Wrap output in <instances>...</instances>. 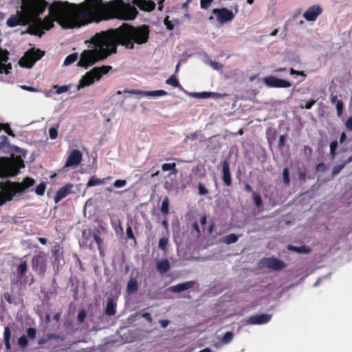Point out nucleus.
Segmentation results:
<instances>
[{
  "mask_svg": "<svg viewBox=\"0 0 352 352\" xmlns=\"http://www.w3.org/2000/svg\"><path fill=\"white\" fill-rule=\"evenodd\" d=\"M73 186L71 184H67L65 186L61 187L56 192V196L54 197L55 203L59 202L61 199L67 196L69 193H71L72 188Z\"/></svg>",
  "mask_w": 352,
  "mask_h": 352,
  "instance_id": "nucleus-13",
  "label": "nucleus"
},
{
  "mask_svg": "<svg viewBox=\"0 0 352 352\" xmlns=\"http://www.w3.org/2000/svg\"><path fill=\"white\" fill-rule=\"evenodd\" d=\"M94 240L96 242V243L100 245V243H101V240L100 239V237L98 236V235H94Z\"/></svg>",
  "mask_w": 352,
  "mask_h": 352,
  "instance_id": "nucleus-62",
  "label": "nucleus"
},
{
  "mask_svg": "<svg viewBox=\"0 0 352 352\" xmlns=\"http://www.w3.org/2000/svg\"><path fill=\"white\" fill-rule=\"evenodd\" d=\"M223 181L227 186H229L231 183L230 166L227 161L223 162Z\"/></svg>",
  "mask_w": 352,
  "mask_h": 352,
  "instance_id": "nucleus-17",
  "label": "nucleus"
},
{
  "mask_svg": "<svg viewBox=\"0 0 352 352\" xmlns=\"http://www.w3.org/2000/svg\"><path fill=\"white\" fill-rule=\"evenodd\" d=\"M330 155L332 159L335 157V151L338 147V142L336 141H333L330 144Z\"/></svg>",
  "mask_w": 352,
  "mask_h": 352,
  "instance_id": "nucleus-34",
  "label": "nucleus"
},
{
  "mask_svg": "<svg viewBox=\"0 0 352 352\" xmlns=\"http://www.w3.org/2000/svg\"><path fill=\"white\" fill-rule=\"evenodd\" d=\"M253 199L254 201L255 204L256 206L260 207L262 204V201L260 195L256 192H254L252 195Z\"/></svg>",
  "mask_w": 352,
  "mask_h": 352,
  "instance_id": "nucleus-36",
  "label": "nucleus"
},
{
  "mask_svg": "<svg viewBox=\"0 0 352 352\" xmlns=\"http://www.w3.org/2000/svg\"><path fill=\"white\" fill-rule=\"evenodd\" d=\"M316 168L319 171L324 172L326 170V166L323 163H320L317 166Z\"/></svg>",
  "mask_w": 352,
  "mask_h": 352,
  "instance_id": "nucleus-52",
  "label": "nucleus"
},
{
  "mask_svg": "<svg viewBox=\"0 0 352 352\" xmlns=\"http://www.w3.org/2000/svg\"><path fill=\"white\" fill-rule=\"evenodd\" d=\"M86 316V311L85 310H81L78 315V319L80 322H83Z\"/></svg>",
  "mask_w": 352,
  "mask_h": 352,
  "instance_id": "nucleus-48",
  "label": "nucleus"
},
{
  "mask_svg": "<svg viewBox=\"0 0 352 352\" xmlns=\"http://www.w3.org/2000/svg\"><path fill=\"white\" fill-rule=\"evenodd\" d=\"M345 165L346 164L344 163L342 164L333 166L332 169V174L333 175H337L345 166Z\"/></svg>",
  "mask_w": 352,
  "mask_h": 352,
  "instance_id": "nucleus-39",
  "label": "nucleus"
},
{
  "mask_svg": "<svg viewBox=\"0 0 352 352\" xmlns=\"http://www.w3.org/2000/svg\"><path fill=\"white\" fill-rule=\"evenodd\" d=\"M126 181L125 179H117L114 182L113 186L116 188H121L126 186Z\"/></svg>",
  "mask_w": 352,
  "mask_h": 352,
  "instance_id": "nucleus-32",
  "label": "nucleus"
},
{
  "mask_svg": "<svg viewBox=\"0 0 352 352\" xmlns=\"http://www.w3.org/2000/svg\"><path fill=\"white\" fill-rule=\"evenodd\" d=\"M343 104L341 100H338L336 102V109L338 116H340L342 113Z\"/></svg>",
  "mask_w": 352,
  "mask_h": 352,
  "instance_id": "nucleus-41",
  "label": "nucleus"
},
{
  "mask_svg": "<svg viewBox=\"0 0 352 352\" xmlns=\"http://www.w3.org/2000/svg\"><path fill=\"white\" fill-rule=\"evenodd\" d=\"M44 53L39 50H31L28 51L20 59L19 64L23 67L31 68L34 63L39 60Z\"/></svg>",
  "mask_w": 352,
  "mask_h": 352,
  "instance_id": "nucleus-6",
  "label": "nucleus"
},
{
  "mask_svg": "<svg viewBox=\"0 0 352 352\" xmlns=\"http://www.w3.org/2000/svg\"><path fill=\"white\" fill-rule=\"evenodd\" d=\"M345 138H346V134H345L344 133H342L341 134V135H340V142H344V140H345Z\"/></svg>",
  "mask_w": 352,
  "mask_h": 352,
  "instance_id": "nucleus-64",
  "label": "nucleus"
},
{
  "mask_svg": "<svg viewBox=\"0 0 352 352\" xmlns=\"http://www.w3.org/2000/svg\"><path fill=\"white\" fill-rule=\"evenodd\" d=\"M315 103V100H311V101H309L307 102L305 105V107L307 109H309L311 108V107L314 105V104Z\"/></svg>",
  "mask_w": 352,
  "mask_h": 352,
  "instance_id": "nucleus-56",
  "label": "nucleus"
},
{
  "mask_svg": "<svg viewBox=\"0 0 352 352\" xmlns=\"http://www.w3.org/2000/svg\"><path fill=\"white\" fill-rule=\"evenodd\" d=\"M38 241L42 244V245H45L47 243V239L45 238H42V237H39L38 238Z\"/></svg>",
  "mask_w": 352,
  "mask_h": 352,
  "instance_id": "nucleus-60",
  "label": "nucleus"
},
{
  "mask_svg": "<svg viewBox=\"0 0 352 352\" xmlns=\"http://www.w3.org/2000/svg\"><path fill=\"white\" fill-rule=\"evenodd\" d=\"M138 289V283L135 280L131 279L127 285V291L129 293H134Z\"/></svg>",
  "mask_w": 352,
  "mask_h": 352,
  "instance_id": "nucleus-26",
  "label": "nucleus"
},
{
  "mask_svg": "<svg viewBox=\"0 0 352 352\" xmlns=\"http://www.w3.org/2000/svg\"><path fill=\"white\" fill-rule=\"evenodd\" d=\"M111 69L112 67L111 66H102L94 67L91 71L86 72L85 74L81 77L76 89L79 91L81 89L91 85L95 81L100 80L102 76L107 74Z\"/></svg>",
  "mask_w": 352,
  "mask_h": 352,
  "instance_id": "nucleus-5",
  "label": "nucleus"
},
{
  "mask_svg": "<svg viewBox=\"0 0 352 352\" xmlns=\"http://www.w3.org/2000/svg\"><path fill=\"white\" fill-rule=\"evenodd\" d=\"M168 206H169V201L168 197H165L162 203L161 211L164 214H167L168 213Z\"/></svg>",
  "mask_w": 352,
  "mask_h": 352,
  "instance_id": "nucleus-28",
  "label": "nucleus"
},
{
  "mask_svg": "<svg viewBox=\"0 0 352 352\" xmlns=\"http://www.w3.org/2000/svg\"><path fill=\"white\" fill-rule=\"evenodd\" d=\"M4 130L6 133L10 135H14L12 132L8 124H0V131Z\"/></svg>",
  "mask_w": 352,
  "mask_h": 352,
  "instance_id": "nucleus-40",
  "label": "nucleus"
},
{
  "mask_svg": "<svg viewBox=\"0 0 352 352\" xmlns=\"http://www.w3.org/2000/svg\"><path fill=\"white\" fill-rule=\"evenodd\" d=\"M11 338V332L8 327L4 328V340H10Z\"/></svg>",
  "mask_w": 352,
  "mask_h": 352,
  "instance_id": "nucleus-43",
  "label": "nucleus"
},
{
  "mask_svg": "<svg viewBox=\"0 0 352 352\" xmlns=\"http://www.w3.org/2000/svg\"><path fill=\"white\" fill-rule=\"evenodd\" d=\"M18 344L21 347H25L28 344V340L26 336H22L19 338Z\"/></svg>",
  "mask_w": 352,
  "mask_h": 352,
  "instance_id": "nucleus-35",
  "label": "nucleus"
},
{
  "mask_svg": "<svg viewBox=\"0 0 352 352\" xmlns=\"http://www.w3.org/2000/svg\"><path fill=\"white\" fill-rule=\"evenodd\" d=\"M36 193L38 195H43L45 191V185L44 183L39 184L36 188Z\"/></svg>",
  "mask_w": 352,
  "mask_h": 352,
  "instance_id": "nucleus-29",
  "label": "nucleus"
},
{
  "mask_svg": "<svg viewBox=\"0 0 352 352\" xmlns=\"http://www.w3.org/2000/svg\"><path fill=\"white\" fill-rule=\"evenodd\" d=\"M168 265H157L158 271L162 272L168 270Z\"/></svg>",
  "mask_w": 352,
  "mask_h": 352,
  "instance_id": "nucleus-54",
  "label": "nucleus"
},
{
  "mask_svg": "<svg viewBox=\"0 0 352 352\" xmlns=\"http://www.w3.org/2000/svg\"><path fill=\"white\" fill-rule=\"evenodd\" d=\"M116 305L112 299H109L107 302L105 313L108 316H113L116 313Z\"/></svg>",
  "mask_w": 352,
  "mask_h": 352,
  "instance_id": "nucleus-23",
  "label": "nucleus"
},
{
  "mask_svg": "<svg viewBox=\"0 0 352 352\" xmlns=\"http://www.w3.org/2000/svg\"><path fill=\"white\" fill-rule=\"evenodd\" d=\"M272 318V316L270 314H260V315H255L250 317L247 319L245 321L246 324H264L270 321Z\"/></svg>",
  "mask_w": 352,
  "mask_h": 352,
  "instance_id": "nucleus-12",
  "label": "nucleus"
},
{
  "mask_svg": "<svg viewBox=\"0 0 352 352\" xmlns=\"http://www.w3.org/2000/svg\"><path fill=\"white\" fill-rule=\"evenodd\" d=\"M266 264L274 265V264H279V263H278V262L276 260L269 258V259L267 260V263Z\"/></svg>",
  "mask_w": 352,
  "mask_h": 352,
  "instance_id": "nucleus-59",
  "label": "nucleus"
},
{
  "mask_svg": "<svg viewBox=\"0 0 352 352\" xmlns=\"http://www.w3.org/2000/svg\"><path fill=\"white\" fill-rule=\"evenodd\" d=\"M34 184V179L30 177H26L21 182H1L0 206L12 201L14 196L25 192Z\"/></svg>",
  "mask_w": 352,
  "mask_h": 352,
  "instance_id": "nucleus-3",
  "label": "nucleus"
},
{
  "mask_svg": "<svg viewBox=\"0 0 352 352\" xmlns=\"http://www.w3.org/2000/svg\"><path fill=\"white\" fill-rule=\"evenodd\" d=\"M232 338H233V334L231 332H230V331L226 332L223 337L222 344L229 343L232 340Z\"/></svg>",
  "mask_w": 352,
  "mask_h": 352,
  "instance_id": "nucleus-30",
  "label": "nucleus"
},
{
  "mask_svg": "<svg viewBox=\"0 0 352 352\" xmlns=\"http://www.w3.org/2000/svg\"><path fill=\"white\" fill-rule=\"evenodd\" d=\"M198 189L200 195H206L208 193V190L202 184H199Z\"/></svg>",
  "mask_w": 352,
  "mask_h": 352,
  "instance_id": "nucleus-47",
  "label": "nucleus"
},
{
  "mask_svg": "<svg viewBox=\"0 0 352 352\" xmlns=\"http://www.w3.org/2000/svg\"><path fill=\"white\" fill-rule=\"evenodd\" d=\"M346 128L349 130H352V117L347 119L345 123Z\"/></svg>",
  "mask_w": 352,
  "mask_h": 352,
  "instance_id": "nucleus-51",
  "label": "nucleus"
},
{
  "mask_svg": "<svg viewBox=\"0 0 352 352\" xmlns=\"http://www.w3.org/2000/svg\"><path fill=\"white\" fill-rule=\"evenodd\" d=\"M187 94L195 98H199V99H204V98H208L212 96L211 92L208 91H202V92H188Z\"/></svg>",
  "mask_w": 352,
  "mask_h": 352,
  "instance_id": "nucleus-21",
  "label": "nucleus"
},
{
  "mask_svg": "<svg viewBox=\"0 0 352 352\" xmlns=\"http://www.w3.org/2000/svg\"><path fill=\"white\" fill-rule=\"evenodd\" d=\"M213 0H201L200 1V6L202 9H207L208 8L210 5L212 4Z\"/></svg>",
  "mask_w": 352,
  "mask_h": 352,
  "instance_id": "nucleus-37",
  "label": "nucleus"
},
{
  "mask_svg": "<svg viewBox=\"0 0 352 352\" xmlns=\"http://www.w3.org/2000/svg\"><path fill=\"white\" fill-rule=\"evenodd\" d=\"M8 52L0 48V74H10L12 65L8 63Z\"/></svg>",
  "mask_w": 352,
  "mask_h": 352,
  "instance_id": "nucleus-10",
  "label": "nucleus"
},
{
  "mask_svg": "<svg viewBox=\"0 0 352 352\" xmlns=\"http://www.w3.org/2000/svg\"><path fill=\"white\" fill-rule=\"evenodd\" d=\"M166 83L173 87H177L179 85V81L175 76H170L166 80Z\"/></svg>",
  "mask_w": 352,
  "mask_h": 352,
  "instance_id": "nucleus-27",
  "label": "nucleus"
},
{
  "mask_svg": "<svg viewBox=\"0 0 352 352\" xmlns=\"http://www.w3.org/2000/svg\"><path fill=\"white\" fill-rule=\"evenodd\" d=\"M21 88L22 89H23V90L31 91V92H37V91H38V90L36 88L33 87H28V86H26V85H22V86H21Z\"/></svg>",
  "mask_w": 352,
  "mask_h": 352,
  "instance_id": "nucleus-46",
  "label": "nucleus"
},
{
  "mask_svg": "<svg viewBox=\"0 0 352 352\" xmlns=\"http://www.w3.org/2000/svg\"><path fill=\"white\" fill-rule=\"evenodd\" d=\"M127 237L129 239H133L134 242H135V239L133 233L132 228L130 226H128L126 230Z\"/></svg>",
  "mask_w": 352,
  "mask_h": 352,
  "instance_id": "nucleus-45",
  "label": "nucleus"
},
{
  "mask_svg": "<svg viewBox=\"0 0 352 352\" xmlns=\"http://www.w3.org/2000/svg\"><path fill=\"white\" fill-rule=\"evenodd\" d=\"M206 221H207L206 217V216L201 217V218L200 219L201 224V225H205L206 223Z\"/></svg>",
  "mask_w": 352,
  "mask_h": 352,
  "instance_id": "nucleus-63",
  "label": "nucleus"
},
{
  "mask_svg": "<svg viewBox=\"0 0 352 352\" xmlns=\"http://www.w3.org/2000/svg\"><path fill=\"white\" fill-rule=\"evenodd\" d=\"M142 317L144 318L148 322H152V318L148 313H144L142 314Z\"/></svg>",
  "mask_w": 352,
  "mask_h": 352,
  "instance_id": "nucleus-55",
  "label": "nucleus"
},
{
  "mask_svg": "<svg viewBox=\"0 0 352 352\" xmlns=\"http://www.w3.org/2000/svg\"><path fill=\"white\" fill-rule=\"evenodd\" d=\"M290 74L292 75L301 76L303 77V80L305 78V74L303 73V72H298V71H295L293 69H290Z\"/></svg>",
  "mask_w": 352,
  "mask_h": 352,
  "instance_id": "nucleus-50",
  "label": "nucleus"
},
{
  "mask_svg": "<svg viewBox=\"0 0 352 352\" xmlns=\"http://www.w3.org/2000/svg\"><path fill=\"white\" fill-rule=\"evenodd\" d=\"M23 167V161L21 157L12 158H0V178L14 176L18 174L19 170Z\"/></svg>",
  "mask_w": 352,
  "mask_h": 352,
  "instance_id": "nucleus-4",
  "label": "nucleus"
},
{
  "mask_svg": "<svg viewBox=\"0 0 352 352\" xmlns=\"http://www.w3.org/2000/svg\"><path fill=\"white\" fill-rule=\"evenodd\" d=\"M121 94L124 95V98L128 96V94L135 95L138 99L146 98V91L138 89H124L123 91H118L114 96H116Z\"/></svg>",
  "mask_w": 352,
  "mask_h": 352,
  "instance_id": "nucleus-14",
  "label": "nucleus"
},
{
  "mask_svg": "<svg viewBox=\"0 0 352 352\" xmlns=\"http://www.w3.org/2000/svg\"><path fill=\"white\" fill-rule=\"evenodd\" d=\"M212 13L216 16L217 21L221 23H224L233 19L232 11L226 8L214 9Z\"/></svg>",
  "mask_w": 352,
  "mask_h": 352,
  "instance_id": "nucleus-11",
  "label": "nucleus"
},
{
  "mask_svg": "<svg viewBox=\"0 0 352 352\" xmlns=\"http://www.w3.org/2000/svg\"><path fill=\"white\" fill-rule=\"evenodd\" d=\"M82 52H83V51L80 53V56H78V54H77L76 53H74V54H70V55L67 56L65 58V60H64V63H63L64 65H65V66L69 65H71L72 63H74V62H75L76 60H77L78 59V60H80V56H81V54H82ZM78 63H79V61H78ZM77 65H78V67H82V66H80V65H78V63H77ZM89 67H90V66H89V67H83V68H85V69H87V68H89Z\"/></svg>",
  "mask_w": 352,
  "mask_h": 352,
  "instance_id": "nucleus-18",
  "label": "nucleus"
},
{
  "mask_svg": "<svg viewBox=\"0 0 352 352\" xmlns=\"http://www.w3.org/2000/svg\"><path fill=\"white\" fill-rule=\"evenodd\" d=\"M269 267L272 268V270H280L281 269V266L282 265H267Z\"/></svg>",
  "mask_w": 352,
  "mask_h": 352,
  "instance_id": "nucleus-61",
  "label": "nucleus"
},
{
  "mask_svg": "<svg viewBox=\"0 0 352 352\" xmlns=\"http://www.w3.org/2000/svg\"><path fill=\"white\" fill-rule=\"evenodd\" d=\"M50 138L52 140H54L57 138L58 131L56 128L52 127L49 130Z\"/></svg>",
  "mask_w": 352,
  "mask_h": 352,
  "instance_id": "nucleus-38",
  "label": "nucleus"
},
{
  "mask_svg": "<svg viewBox=\"0 0 352 352\" xmlns=\"http://www.w3.org/2000/svg\"><path fill=\"white\" fill-rule=\"evenodd\" d=\"M28 336L31 339H34L36 338V329L34 328H29L27 330Z\"/></svg>",
  "mask_w": 352,
  "mask_h": 352,
  "instance_id": "nucleus-44",
  "label": "nucleus"
},
{
  "mask_svg": "<svg viewBox=\"0 0 352 352\" xmlns=\"http://www.w3.org/2000/svg\"><path fill=\"white\" fill-rule=\"evenodd\" d=\"M159 322L163 328H166L170 323L169 320H161Z\"/></svg>",
  "mask_w": 352,
  "mask_h": 352,
  "instance_id": "nucleus-53",
  "label": "nucleus"
},
{
  "mask_svg": "<svg viewBox=\"0 0 352 352\" xmlns=\"http://www.w3.org/2000/svg\"><path fill=\"white\" fill-rule=\"evenodd\" d=\"M133 3L140 8L141 10L145 11H151L155 8V3L151 1L146 0H133Z\"/></svg>",
  "mask_w": 352,
  "mask_h": 352,
  "instance_id": "nucleus-16",
  "label": "nucleus"
},
{
  "mask_svg": "<svg viewBox=\"0 0 352 352\" xmlns=\"http://www.w3.org/2000/svg\"><path fill=\"white\" fill-rule=\"evenodd\" d=\"M164 25L166 26L167 29L171 30L173 29V25L172 23L168 20V17H166L164 19Z\"/></svg>",
  "mask_w": 352,
  "mask_h": 352,
  "instance_id": "nucleus-49",
  "label": "nucleus"
},
{
  "mask_svg": "<svg viewBox=\"0 0 352 352\" xmlns=\"http://www.w3.org/2000/svg\"><path fill=\"white\" fill-rule=\"evenodd\" d=\"M211 66L215 69H221L222 68L221 65L215 62L211 63Z\"/></svg>",
  "mask_w": 352,
  "mask_h": 352,
  "instance_id": "nucleus-57",
  "label": "nucleus"
},
{
  "mask_svg": "<svg viewBox=\"0 0 352 352\" xmlns=\"http://www.w3.org/2000/svg\"><path fill=\"white\" fill-rule=\"evenodd\" d=\"M110 178L111 177H109L103 178V179H100L96 177H91L90 178V179L89 180V182L87 183V186L91 187V186H94L104 184H106L107 180Z\"/></svg>",
  "mask_w": 352,
  "mask_h": 352,
  "instance_id": "nucleus-20",
  "label": "nucleus"
},
{
  "mask_svg": "<svg viewBox=\"0 0 352 352\" xmlns=\"http://www.w3.org/2000/svg\"><path fill=\"white\" fill-rule=\"evenodd\" d=\"M82 160V153L76 149L72 150L68 155L67 161L63 167V170L65 171L67 168H76Z\"/></svg>",
  "mask_w": 352,
  "mask_h": 352,
  "instance_id": "nucleus-7",
  "label": "nucleus"
},
{
  "mask_svg": "<svg viewBox=\"0 0 352 352\" xmlns=\"http://www.w3.org/2000/svg\"><path fill=\"white\" fill-rule=\"evenodd\" d=\"M168 239L167 238H165V237H163V238H161L159 241V243H158V247L162 250H166V245L168 244Z\"/></svg>",
  "mask_w": 352,
  "mask_h": 352,
  "instance_id": "nucleus-33",
  "label": "nucleus"
},
{
  "mask_svg": "<svg viewBox=\"0 0 352 352\" xmlns=\"http://www.w3.org/2000/svg\"><path fill=\"white\" fill-rule=\"evenodd\" d=\"M163 171H171V173L175 175L177 173L175 163H165L162 165Z\"/></svg>",
  "mask_w": 352,
  "mask_h": 352,
  "instance_id": "nucleus-24",
  "label": "nucleus"
},
{
  "mask_svg": "<svg viewBox=\"0 0 352 352\" xmlns=\"http://www.w3.org/2000/svg\"><path fill=\"white\" fill-rule=\"evenodd\" d=\"M149 36L150 29L146 25L133 27L124 24L116 29L96 33L85 41L88 49L83 50L78 65L87 67L106 59L117 52L119 43L127 49L137 48L146 44Z\"/></svg>",
  "mask_w": 352,
  "mask_h": 352,
  "instance_id": "nucleus-2",
  "label": "nucleus"
},
{
  "mask_svg": "<svg viewBox=\"0 0 352 352\" xmlns=\"http://www.w3.org/2000/svg\"><path fill=\"white\" fill-rule=\"evenodd\" d=\"M194 284L195 282L193 281H187L183 283L171 286L168 288V290L173 293H179L191 288L194 285Z\"/></svg>",
  "mask_w": 352,
  "mask_h": 352,
  "instance_id": "nucleus-15",
  "label": "nucleus"
},
{
  "mask_svg": "<svg viewBox=\"0 0 352 352\" xmlns=\"http://www.w3.org/2000/svg\"><path fill=\"white\" fill-rule=\"evenodd\" d=\"M167 95V92L162 90L146 91V98L156 99Z\"/></svg>",
  "mask_w": 352,
  "mask_h": 352,
  "instance_id": "nucleus-19",
  "label": "nucleus"
},
{
  "mask_svg": "<svg viewBox=\"0 0 352 352\" xmlns=\"http://www.w3.org/2000/svg\"><path fill=\"white\" fill-rule=\"evenodd\" d=\"M46 6L45 0H22L21 10L8 18L7 24L9 27L29 24L30 32L41 37L53 26L54 21L63 28H74L111 18L132 20L138 13L134 6L123 3L114 5L102 0H85L73 4L58 1L50 6L48 16L42 21L38 15Z\"/></svg>",
  "mask_w": 352,
  "mask_h": 352,
  "instance_id": "nucleus-1",
  "label": "nucleus"
},
{
  "mask_svg": "<svg viewBox=\"0 0 352 352\" xmlns=\"http://www.w3.org/2000/svg\"><path fill=\"white\" fill-rule=\"evenodd\" d=\"M264 83L270 88H288L292 86V83L288 80L278 78L273 76H269L263 79Z\"/></svg>",
  "mask_w": 352,
  "mask_h": 352,
  "instance_id": "nucleus-8",
  "label": "nucleus"
},
{
  "mask_svg": "<svg viewBox=\"0 0 352 352\" xmlns=\"http://www.w3.org/2000/svg\"><path fill=\"white\" fill-rule=\"evenodd\" d=\"M60 249L61 248L59 245L56 244V245H54L53 250L54 254H56L60 250Z\"/></svg>",
  "mask_w": 352,
  "mask_h": 352,
  "instance_id": "nucleus-58",
  "label": "nucleus"
},
{
  "mask_svg": "<svg viewBox=\"0 0 352 352\" xmlns=\"http://www.w3.org/2000/svg\"><path fill=\"white\" fill-rule=\"evenodd\" d=\"M54 89H56V93L57 94H60L67 91L69 90V87L66 86V85H63V86H60V87L54 85Z\"/></svg>",
  "mask_w": 352,
  "mask_h": 352,
  "instance_id": "nucleus-31",
  "label": "nucleus"
},
{
  "mask_svg": "<svg viewBox=\"0 0 352 352\" xmlns=\"http://www.w3.org/2000/svg\"><path fill=\"white\" fill-rule=\"evenodd\" d=\"M238 236L235 234H230L221 239V241L226 244H231L236 242Z\"/></svg>",
  "mask_w": 352,
  "mask_h": 352,
  "instance_id": "nucleus-25",
  "label": "nucleus"
},
{
  "mask_svg": "<svg viewBox=\"0 0 352 352\" xmlns=\"http://www.w3.org/2000/svg\"><path fill=\"white\" fill-rule=\"evenodd\" d=\"M283 180L285 184H288L289 182V169L287 168H284L283 172Z\"/></svg>",
  "mask_w": 352,
  "mask_h": 352,
  "instance_id": "nucleus-42",
  "label": "nucleus"
},
{
  "mask_svg": "<svg viewBox=\"0 0 352 352\" xmlns=\"http://www.w3.org/2000/svg\"><path fill=\"white\" fill-rule=\"evenodd\" d=\"M322 12V9L321 6L318 4H314L305 10L302 14V16L307 21L313 22L317 19Z\"/></svg>",
  "mask_w": 352,
  "mask_h": 352,
  "instance_id": "nucleus-9",
  "label": "nucleus"
},
{
  "mask_svg": "<svg viewBox=\"0 0 352 352\" xmlns=\"http://www.w3.org/2000/svg\"><path fill=\"white\" fill-rule=\"evenodd\" d=\"M287 250L299 254H306L310 252V249L306 246L296 247L292 245L287 246Z\"/></svg>",
  "mask_w": 352,
  "mask_h": 352,
  "instance_id": "nucleus-22",
  "label": "nucleus"
}]
</instances>
